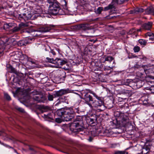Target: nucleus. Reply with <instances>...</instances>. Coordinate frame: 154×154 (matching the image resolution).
Wrapping results in <instances>:
<instances>
[{"label": "nucleus", "mask_w": 154, "mask_h": 154, "mask_svg": "<svg viewBox=\"0 0 154 154\" xmlns=\"http://www.w3.org/2000/svg\"><path fill=\"white\" fill-rule=\"evenodd\" d=\"M82 97V98L85 100V103L90 107H98L102 106L103 107L104 106L103 102L100 97L96 96L97 100H94L92 97L88 93H83Z\"/></svg>", "instance_id": "f257e3e1"}, {"label": "nucleus", "mask_w": 154, "mask_h": 154, "mask_svg": "<svg viewBox=\"0 0 154 154\" xmlns=\"http://www.w3.org/2000/svg\"><path fill=\"white\" fill-rule=\"evenodd\" d=\"M116 121L118 124L125 127L131 126V123L129 121L128 116H115Z\"/></svg>", "instance_id": "f03ea898"}, {"label": "nucleus", "mask_w": 154, "mask_h": 154, "mask_svg": "<svg viewBox=\"0 0 154 154\" xmlns=\"http://www.w3.org/2000/svg\"><path fill=\"white\" fill-rule=\"evenodd\" d=\"M49 10L50 11V13L54 15H56L57 14H60V12L62 11V10L60 8L59 3L57 1L54 2L51 5H49Z\"/></svg>", "instance_id": "7ed1b4c3"}, {"label": "nucleus", "mask_w": 154, "mask_h": 154, "mask_svg": "<svg viewBox=\"0 0 154 154\" xmlns=\"http://www.w3.org/2000/svg\"><path fill=\"white\" fill-rule=\"evenodd\" d=\"M56 115L57 116H63L64 115H75L76 114L72 109H58L55 113H54L53 115Z\"/></svg>", "instance_id": "20e7f679"}, {"label": "nucleus", "mask_w": 154, "mask_h": 154, "mask_svg": "<svg viewBox=\"0 0 154 154\" xmlns=\"http://www.w3.org/2000/svg\"><path fill=\"white\" fill-rule=\"evenodd\" d=\"M30 97L38 103H44L46 98L45 96L39 94L38 92H33L30 94Z\"/></svg>", "instance_id": "39448f33"}, {"label": "nucleus", "mask_w": 154, "mask_h": 154, "mask_svg": "<svg viewBox=\"0 0 154 154\" xmlns=\"http://www.w3.org/2000/svg\"><path fill=\"white\" fill-rule=\"evenodd\" d=\"M47 112H50L47 115L44 114V116H50V115L53 116L54 112L52 109L50 107L48 106H42L41 109L37 110L36 112L37 115H38L40 114L41 113H43Z\"/></svg>", "instance_id": "423d86ee"}, {"label": "nucleus", "mask_w": 154, "mask_h": 154, "mask_svg": "<svg viewBox=\"0 0 154 154\" xmlns=\"http://www.w3.org/2000/svg\"><path fill=\"white\" fill-rule=\"evenodd\" d=\"M54 64L55 65V66L60 68L62 66L66 63V61L64 60L59 58H57L54 60Z\"/></svg>", "instance_id": "0eeeda50"}, {"label": "nucleus", "mask_w": 154, "mask_h": 154, "mask_svg": "<svg viewBox=\"0 0 154 154\" xmlns=\"http://www.w3.org/2000/svg\"><path fill=\"white\" fill-rule=\"evenodd\" d=\"M32 17V14L29 12H28L22 14H20L19 15V17L20 18V20L23 19L25 21L29 20Z\"/></svg>", "instance_id": "6e6552de"}, {"label": "nucleus", "mask_w": 154, "mask_h": 154, "mask_svg": "<svg viewBox=\"0 0 154 154\" xmlns=\"http://www.w3.org/2000/svg\"><path fill=\"white\" fill-rule=\"evenodd\" d=\"M27 26V24L21 23L18 26L16 27L14 25L13 28L11 29L12 31L13 32H15L19 31L21 29L25 28Z\"/></svg>", "instance_id": "1a4fd4ad"}, {"label": "nucleus", "mask_w": 154, "mask_h": 154, "mask_svg": "<svg viewBox=\"0 0 154 154\" xmlns=\"http://www.w3.org/2000/svg\"><path fill=\"white\" fill-rule=\"evenodd\" d=\"M144 69L146 72L149 74H154V66H149V65L144 66Z\"/></svg>", "instance_id": "9d476101"}, {"label": "nucleus", "mask_w": 154, "mask_h": 154, "mask_svg": "<svg viewBox=\"0 0 154 154\" xmlns=\"http://www.w3.org/2000/svg\"><path fill=\"white\" fill-rule=\"evenodd\" d=\"M77 27L78 29L84 31L89 30L91 29L89 24L88 23H82L79 24L77 26Z\"/></svg>", "instance_id": "9b49d317"}, {"label": "nucleus", "mask_w": 154, "mask_h": 154, "mask_svg": "<svg viewBox=\"0 0 154 154\" xmlns=\"http://www.w3.org/2000/svg\"><path fill=\"white\" fill-rule=\"evenodd\" d=\"M68 92V91L66 89H61L55 92L54 95L55 97L61 96L66 94Z\"/></svg>", "instance_id": "f8f14e48"}, {"label": "nucleus", "mask_w": 154, "mask_h": 154, "mask_svg": "<svg viewBox=\"0 0 154 154\" xmlns=\"http://www.w3.org/2000/svg\"><path fill=\"white\" fill-rule=\"evenodd\" d=\"M151 146L150 144L146 143L143 147L142 149V154H147L149 151Z\"/></svg>", "instance_id": "ddd939ff"}, {"label": "nucleus", "mask_w": 154, "mask_h": 154, "mask_svg": "<svg viewBox=\"0 0 154 154\" xmlns=\"http://www.w3.org/2000/svg\"><path fill=\"white\" fill-rule=\"evenodd\" d=\"M56 74L58 77L60 79L64 80L66 76V72L63 70H58L56 72Z\"/></svg>", "instance_id": "4468645a"}, {"label": "nucleus", "mask_w": 154, "mask_h": 154, "mask_svg": "<svg viewBox=\"0 0 154 154\" xmlns=\"http://www.w3.org/2000/svg\"><path fill=\"white\" fill-rule=\"evenodd\" d=\"M152 23L151 22H149L143 24L142 26V28L145 30H149L152 28Z\"/></svg>", "instance_id": "2eb2a0df"}, {"label": "nucleus", "mask_w": 154, "mask_h": 154, "mask_svg": "<svg viewBox=\"0 0 154 154\" xmlns=\"http://www.w3.org/2000/svg\"><path fill=\"white\" fill-rule=\"evenodd\" d=\"M56 26L54 25H48L42 29V31L44 32L49 31L50 30L52 29L55 27Z\"/></svg>", "instance_id": "dca6fc26"}, {"label": "nucleus", "mask_w": 154, "mask_h": 154, "mask_svg": "<svg viewBox=\"0 0 154 154\" xmlns=\"http://www.w3.org/2000/svg\"><path fill=\"white\" fill-rule=\"evenodd\" d=\"M146 11L148 14H152L154 15V8L152 6L146 9Z\"/></svg>", "instance_id": "f3484780"}, {"label": "nucleus", "mask_w": 154, "mask_h": 154, "mask_svg": "<svg viewBox=\"0 0 154 154\" xmlns=\"http://www.w3.org/2000/svg\"><path fill=\"white\" fill-rule=\"evenodd\" d=\"M8 69L9 72L10 73H13L16 74L18 73L17 71L11 65H8Z\"/></svg>", "instance_id": "a211bd4d"}, {"label": "nucleus", "mask_w": 154, "mask_h": 154, "mask_svg": "<svg viewBox=\"0 0 154 154\" xmlns=\"http://www.w3.org/2000/svg\"><path fill=\"white\" fill-rule=\"evenodd\" d=\"M114 6H113V5H112V4H110L108 6L106 7H105L104 8V11H108L109 10H110L112 9L114 7Z\"/></svg>", "instance_id": "6ab92c4d"}, {"label": "nucleus", "mask_w": 154, "mask_h": 154, "mask_svg": "<svg viewBox=\"0 0 154 154\" xmlns=\"http://www.w3.org/2000/svg\"><path fill=\"white\" fill-rule=\"evenodd\" d=\"M103 10V7H99L95 11V12L96 14H100L101 13V12Z\"/></svg>", "instance_id": "aec40b11"}, {"label": "nucleus", "mask_w": 154, "mask_h": 154, "mask_svg": "<svg viewBox=\"0 0 154 154\" xmlns=\"http://www.w3.org/2000/svg\"><path fill=\"white\" fill-rule=\"evenodd\" d=\"M46 61L50 63H53L54 64V60L52 58H51V56L50 57H47L46 58Z\"/></svg>", "instance_id": "412c9836"}, {"label": "nucleus", "mask_w": 154, "mask_h": 154, "mask_svg": "<svg viewBox=\"0 0 154 154\" xmlns=\"http://www.w3.org/2000/svg\"><path fill=\"white\" fill-rule=\"evenodd\" d=\"M60 118H57L55 119V121L58 123H60L63 121V116H60Z\"/></svg>", "instance_id": "4be33fe9"}, {"label": "nucleus", "mask_w": 154, "mask_h": 154, "mask_svg": "<svg viewBox=\"0 0 154 154\" xmlns=\"http://www.w3.org/2000/svg\"><path fill=\"white\" fill-rule=\"evenodd\" d=\"M113 58L111 56H107L105 57V61H108L110 62L113 60Z\"/></svg>", "instance_id": "5701e85b"}, {"label": "nucleus", "mask_w": 154, "mask_h": 154, "mask_svg": "<svg viewBox=\"0 0 154 154\" xmlns=\"http://www.w3.org/2000/svg\"><path fill=\"white\" fill-rule=\"evenodd\" d=\"M139 42L141 45H146V41L143 39H140L138 41Z\"/></svg>", "instance_id": "b1692460"}, {"label": "nucleus", "mask_w": 154, "mask_h": 154, "mask_svg": "<svg viewBox=\"0 0 154 154\" xmlns=\"http://www.w3.org/2000/svg\"><path fill=\"white\" fill-rule=\"evenodd\" d=\"M69 118H68V116H66V117H65V116H63V120L64 121H69L71 120V117H72V116H68Z\"/></svg>", "instance_id": "393cba45"}, {"label": "nucleus", "mask_w": 154, "mask_h": 154, "mask_svg": "<svg viewBox=\"0 0 154 154\" xmlns=\"http://www.w3.org/2000/svg\"><path fill=\"white\" fill-rule=\"evenodd\" d=\"M54 98V97H53V95L50 94V93H48V100L49 101H51L53 100Z\"/></svg>", "instance_id": "a878e982"}, {"label": "nucleus", "mask_w": 154, "mask_h": 154, "mask_svg": "<svg viewBox=\"0 0 154 154\" xmlns=\"http://www.w3.org/2000/svg\"><path fill=\"white\" fill-rule=\"evenodd\" d=\"M114 154H128V152L125 151H117Z\"/></svg>", "instance_id": "bb28decb"}, {"label": "nucleus", "mask_w": 154, "mask_h": 154, "mask_svg": "<svg viewBox=\"0 0 154 154\" xmlns=\"http://www.w3.org/2000/svg\"><path fill=\"white\" fill-rule=\"evenodd\" d=\"M7 134L5 132L4 130L0 131V136L6 137Z\"/></svg>", "instance_id": "cd10ccee"}, {"label": "nucleus", "mask_w": 154, "mask_h": 154, "mask_svg": "<svg viewBox=\"0 0 154 154\" xmlns=\"http://www.w3.org/2000/svg\"><path fill=\"white\" fill-rule=\"evenodd\" d=\"M4 96L5 98L8 100H11V97L7 93H5L4 94Z\"/></svg>", "instance_id": "c85d7f7f"}, {"label": "nucleus", "mask_w": 154, "mask_h": 154, "mask_svg": "<svg viewBox=\"0 0 154 154\" xmlns=\"http://www.w3.org/2000/svg\"><path fill=\"white\" fill-rule=\"evenodd\" d=\"M145 36H152L154 37V33H153L151 32H148L145 34Z\"/></svg>", "instance_id": "c756f323"}, {"label": "nucleus", "mask_w": 154, "mask_h": 154, "mask_svg": "<svg viewBox=\"0 0 154 154\" xmlns=\"http://www.w3.org/2000/svg\"><path fill=\"white\" fill-rule=\"evenodd\" d=\"M22 32L25 33H29L32 32V30L29 29H25L23 30Z\"/></svg>", "instance_id": "7c9ffc66"}, {"label": "nucleus", "mask_w": 154, "mask_h": 154, "mask_svg": "<svg viewBox=\"0 0 154 154\" xmlns=\"http://www.w3.org/2000/svg\"><path fill=\"white\" fill-rule=\"evenodd\" d=\"M134 51L135 52H138L140 50V48L139 46H135L134 48Z\"/></svg>", "instance_id": "2f4dec72"}, {"label": "nucleus", "mask_w": 154, "mask_h": 154, "mask_svg": "<svg viewBox=\"0 0 154 154\" xmlns=\"http://www.w3.org/2000/svg\"><path fill=\"white\" fill-rule=\"evenodd\" d=\"M47 2L49 4V5H51L55 2L57 1L56 0H47Z\"/></svg>", "instance_id": "473e14b6"}, {"label": "nucleus", "mask_w": 154, "mask_h": 154, "mask_svg": "<svg viewBox=\"0 0 154 154\" xmlns=\"http://www.w3.org/2000/svg\"><path fill=\"white\" fill-rule=\"evenodd\" d=\"M122 114H123L124 116H126V114H125V112L122 113L120 112L116 111L115 113L114 116H118V115L119 116H121Z\"/></svg>", "instance_id": "72a5a7b5"}, {"label": "nucleus", "mask_w": 154, "mask_h": 154, "mask_svg": "<svg viewBox=\"0 0 154 154\" xmlns=\"http://www.w3.org/2000/svg\"><path fill=\"white\" fill-rule=\"evenodd\" d=\"M136 9L137 14L138 12H142L143 11V9L141 8H137Z\"/></svg>", "instance_id": "f704fd0d"}, {"label": "nucleus", "mask_w": 154, "mask_h": 154, "mask_svg": "<svg viewBox=\"0 0 154 154\" xmlns=\"http://www.w3.org/2000/svg\"><path fill=\"white\" fill-rule=\"evenodd\" d=\"M3 28L6 30H8V29H9V27L8 23H5L4 24L3 26Z\"/></svg>", "instance_id": "c9c22d12"}, {"label": "nucleus", "mask_w": 154, "mask_h": 154, "mask_svg": "<svg viewBox=\"0 0 154 154\" xmlns=\"http://www.w3.org/2000/svg\"><path fill=\"white\" fill-rule=\"evenodd\" d=\"M16 109L17 110L23 113L25 112L24 109L21 108L17 107Z\"/></svg>", "instance_id": "e433bc0d"}, {"label": "nucleus", "mask_w": 154, "mask_h": 154, "mask_svg": "<svg viewBox=\"0 0 154 154\" xmlns=\"http://www.w3.org/2000/svg\"><path fill=\"white\" fill-rule=\"evenodd\" d=\"M112 4L113 5V6L116 4H119V1L118 0H112Z\"/></svg>", "instance_id": "4c0bfd02"}, {"label": "nucleus", "mask_w": 154, "mask_h": 154, "mask_svg": "<svg viewBox=\"0 0 154 154\" xmlns=\"http://www.w3.org/2000/svg\"><path fill=\"white\" fill-rule=\"evenodd\" d=\"M8 27H9V29H11V28H12L14 26V24L12 23H8Z\"/></svg>", "instance_id": "58836bf2"}, {"label": "nucleus", "mask_w": 154, "mask_h": 154, "mask_svg": "<svg viewBox=\"0 0 154 154\" xmlns=\"http://www.w3.org/2000/svg\"><path fill=\"white\" fill-rule=\"evenodd\" d=\"M62 3H63V4L62 5L65 7L66 9L67 3L66 2L65 0H64L62 1Z\"/></svg>", "instance_id": "ea45409f"}, {"label": "nucleus", "mask_w": 154, "mask_h": 154, "mask_svg": "<svg viewBox=\"0 0 154 154\" xmlns=\"http://www.w3.org/2000/svg\"><path fill=\"white\" fill-rule=\"evenodd\" d=\"M73 125L75 128H77L79 126V123L78 122L75 123H73Z\"/></svg>", "instance_id": "a19ab883"}, {"label": "nucleus", "mask_w": 154, "mask_h": 154, "mask_svg": "<svg viewBox=\"0 0 154 154\" xmlns=\"http://www.w3.org/2000/svg\"><path fill=\"white\" fill-rule=\"evenodd\" d=\"M77 117L76 119V120L77 121H81L82 120V117L81 116H77Z\"/></svg>", "instance_id": "79ce46f5"}, {"label": "nucleus", "mask_w": 154, "mask_h": 154, "mask_svg": "<svg viewBox=\"0 0 154 154\" xmlns=\"http://www.w3.org/2000/svg\"><path fill=\"white\" fill-rule=\"evenodd\" d=\"M97 118H95V119H90V121L92 122V123H94V122L97 121Z\"/></svg>", "instance_id": "37998d69"}, {"label": "nucleus", "mask_w": 154, "mask_h": 154, "mask_svg": "<svg viewBox=\"0 0 154 154\" xmlns=\"http://www.w3.org/2000/svg\"><path fill=\"white\" fill-rule=\"evenodd\" d=\"M130 14H134V13H135L137 14V12L136 11V9H134L131 10L130 11Z\"/></svg>", "instance_id": "c03bdc74"}, {"label": "nucleus", "mask_w": 154, "mask_h": 154, "mask_svg": "<svg viewBox=\"0 0 154 154\" xmlns=\"http://www.w3.org/2000/svg\"><path fill=\"white\" fill-rule=\"evenodd\" d=\"M118 1H119V4H122L125 2L124 0H118Z\"/></svg>", "instance_id": "a18cd8bd"}, {"label": "nucleus", "mask_w": 154, "mask_h": 154, "mask_svg": "<svg viewBox=\"0 0 154 154\" xmlns=\"http://www.w3.org/2000/svg\"><path fill=\"white\" fill-rule=\"evenodd\" d=\"M29 149L31 150V151H33L35 152V150L34 148L32 147L31 146H29Z\"/></svg>", "instance_id": "49530a36"}, {"label": "nucleus", "mask_w": 154, "mask_h": 154, "mask_svg": "<svg viewBox=\"0 0 154 154\" xmlns=\"http://www.w3.org/2000/svg\"><path fill=\"white\" fill-rule=\"evenodd\" d=\"M50 53H52L53 55H55L56 54L55 52L53 50H51Z\"/></svg>", "instance_id": "de8ad7c7"}, {"label": "nucleus", "mask_w": 154, "mask_h": 154, "mask_svg": "<svg viewBox=\"0 0 154 154\" xmlns=\"http://www.w3.org/2000/svg\"><path fill=\"white\" fill-rule=\"evenodd\" d=\"M111 69V68L109 67H105L104 68V69L105 71H106V70H108L109 69L110 70Z\"/></svg>", "instance_id": "09e8293b"}, {"label": "nucleus", "mask_w": 154, "mask_h": 154, "mask_svg": "<svg viewBox=\"0 0 154 154\" xmlns=\"http://www.w3.org/2000/svg\"><path fill=\"white\" fill-rule=\"evenodd\" d=\"M2 144L5 146L7 147H9L10 148H13L12 147H11V146H10L9 145H7L6 144H5L4 143H3Z\"/></svg>", "instance_id": "8fccbe9b"}, {"label": "nucleus", "mask_w": 154, "mask_h": 154, "mask_svg": "<svg viewBox=\"0 0 154 154\" xmlns=\"http://www.w3.org/2000/svg\"><path fill=\"white\" fill-rule=\"evenodd\" d=\"M43 117L46 120L47 119L50 118L49 116H43Z\"/></svg>", "instance_id": "3c124183"}, {"label": "nucleus", "mask_w": 154, "mask_h": 154, "mask_svg": "<svg viewBox=\"0 0 154 154\" xmlns=\"http://www.w3.org/2000/svg\"><path fill=\"white\" fill-rule=\"evenodd\" d=\"M134 67L136 68H139L140 67V66L138 65H136L134 66Z\"/></svg>", "instance_id": "603ef678"}, {"label": "nucleus", "mask_w": 154, "mask_h": 154, "mask_svg": "<svg viewBox=\"0 0 154 154\" xmlns=\"http://www.w3.org/2000/svg\"><path fill=\"white\" fill-rule=\"evenodd\" d=\"M116 146H117V145L116 144H113L112 145V147L114 148V147H115Z\"/></svg>", "instance_id": "864d4df0"}, {"label": "nucleus", "mask_w": 154, "mask_h": 154, "mask_svg": "<svg viewBox=\"0 0 154 154\" xmlns=\"http://www.w3.org/2000/svg\"><path fill=\"white\" fill-rule=\"evenodd\" d=\"M149 39L151 40L152 41H153L154 40V37H153L149 38Z\"/></svg>", "instance_id": "5fc2aeb1"}, {"label": "nucleus", "mask_w": 154, "mask_h": 154, "mask_svg": "<svg viewBox=\"0 0 154 154\" xmlns=\"http://www.w3.org/2000/svg\"><path fill=\"white\" fill-rule=\"evenodd\" d=\"M103 110V109H98L97 110V111L98 112L102 111Z\"/></svg>", "instance_id": "6e6d98bb"}, {"label": "nucleus", "mask_w": 154, "mask_h": 154, "mask_svg": "<svg viewBox=\"0 0 154 154\" xmlns=\"http://www.w3.org/2000/svg\"><path fill=\"white\" fill-rule=\"evenodd\" d=\"M88 140H89V141H92V138L91 137H90V138H89Z\"/></svg>", "instance_id": "4d7b16f0"}, {"label": "nucleus", "mask_w": 154, "mask_h": 154, "mask_svg": "<svg viewBox=\"0 0 154 154\" xmlns=\"http://www.w3.org/2000/svg\"><path fill=\"white\" fill-rule=\"evenodd\" d=\"M141 29H138L137 30V31H138V32L141 31Z\"/></svg>", "instance_id": "13d9d810"}, {"label": "nucleus", "mask_w": 154, "mask_h": 154, "mask_svg": "<svg viewBox=\"0 0 154 154\" xmlns=\"http://www.w3.org/2000/svg\"><path fill=\"white\" fill-rule=\"evenodd\" d=\"M106 18L107 19H110L111 18L110 17L109 18V17H106ZM113 18L112 17H111V18Z\"/></svg>", "instance_id": "bf43d9fd"}, {"label": "nucleus", "mask_w": 154, "mask_h": 154, "mask_svg": "<svg viewBox=\"0 0 154 154\" xmlns=\"http://www.w3.org/2000/svg\"><path fill=\"white\" fill-rule=\"evenodd\" d=\"M14 152H17L16 150L14 149Z\"/></svg>", "instance_id": "052dcab7"}, {"label": "nucleus", "mask_w": 154, "mask_h": 154, "mask_svg": "<svg viewBox=\"0 0 154 154\" xmlns=\"http://www.w3.org/2000/svg\"><path fill=\"white\" fill-rule=\"evenodd\" d=\"M128 0H124V2H125V1H128Z\"/></svg>", "instance_id": "680f3d73"}, {"label": "nucleus", "mask_w": 154, "mask_h": 154, "mask_svg": "<svg viewBox=\"0 0 154 154\" xmlns=\"http://www.w3.org/2000/svg\"><path fill=\"white\" fill-rule=\"evenodd\" d=\"M68 69H66V70H68Z\"/></svg>", "instance_id": "e2e57ef3"}]
</instances>
